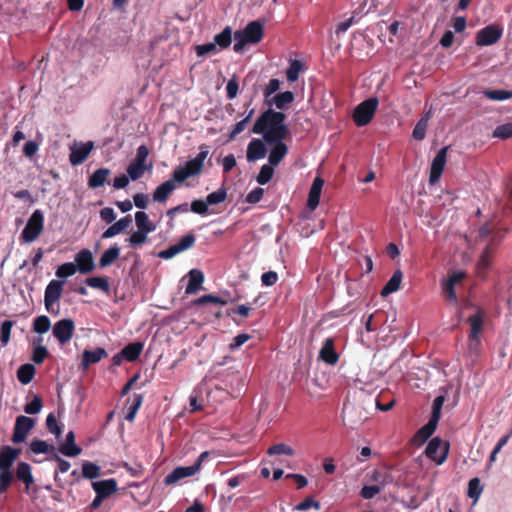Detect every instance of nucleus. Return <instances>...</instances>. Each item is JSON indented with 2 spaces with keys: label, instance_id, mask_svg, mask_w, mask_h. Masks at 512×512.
Wrapping results in <instances>:
<instances>
[{
  "label": "nucleus",
  "instance_id": "nucleus-1",
  "mask_svg": "<svg viewBox=\"0 0 512 512\" xmlns=\"http://www.w3.org/2000/svg\"><path fill=\"white\" fill-rule=\"evenodd\" d=\"M285 120L286 115L283 112L269 108L258 117L252 127V133L261 134L268 144L284 140L289 135Z\"/></svg>",
  "mask_w": 512,
  "mask_h": 512
},
{
  "label": "nucleus",
  "instance_id": "nucleus-2",
  "mask_svg": "<svg viewBox=\"0 0 512 512\" xmlns=\"http://www.w3.org/2000/svg\"><path fill=\"white\" fill-rule=\"evenodd\" d=\"M198 155L187 161L184 166H179L173 171V180L177 183L184 182L187 178L199 175L204 167V161L209 154V147L205 144L199 147Z\"/></svg>",
  "mask_w": 512,
  "mask_h": 512
},
{
  "label": "nucleus",
  "instance_id": "nucleus-3",
  "mask_svg": "<svg viewBox=\"0 0 512 512\" xmlns=\"http://www.w3.org/2000/svg\"><path fill=\"white\" fill-rule=\"evenodd\" d=\"M264 35L263 24L256 20L247 24L243 30H238L234 33L235 44L233 50L239 53L243 50L246 44L259 43Z\"/></svg>",
  "mask_w": 512,
  "mask_h": 512
},
{
  "label": "nucleus",
  "instance_id": "nucleus-4",
  "mask_svg": "<svg viewBox=\"0 0 512 512\" xmlns=\"http://www.w3.org/2000/svg\"><path fill=\"white\" fill-rule=\"evenodd\" d=\"M20 453V449L11 446H4L0 449V482L2 486L13 483L14 475L11 468Z\"/></svg>",
  "mask_w": 512,
  "mask_h": 512
},
{
  "label": "nucleus",
  "instance_id": "nucleus-5",
  "mask_svg": "<svg viewBox=\"0 0 512 512\" xmlns=\"http://www.w3.org/2000/svg\"><path fill=\"white\" fill-rule=\"evenodd\" d=\"M208 456L209 452L204 451L199 455L193 465L176 467L164 478V483L166 485H172L184 478L193 476L201 469L202 463L208 458Z\"/></svg>",
  "mask_w": 512,
  "mask_h": 512
},
{
  "label": "nucleus",
  "instance_id": "nucleus-6",
  "mask_svg": "<svg viewBox=\"0 0 512 512\" xmlns=\"http://www.w3.org/2000/svg\"><path fill=\"white\" fill-rule=\"evenodd\" d=\"M44 228V215L40 210H35L29 217L26 226L22 230L20 240L25 243L34 242Z\"/></svg>",
  "mask_w": 512,
  "mask_h": 512
},
{
  "label": "nucleus",
  "instance_id": "nucleus-7",
  "mask_svg": "<svg viewBox=\"0 0 512 512\" xmlns=\"http://www.w3.org/2000/svg\"><path fill=\"white\" fill-rule=\"evenodd\" d=\"M378 99L368 98L356 106L353 112V120L358 127L366 126L371 122L378 107Z\"/></svg>",
  "mask_w": 512,
  "mask_h": 512
},
{
  "label": "nucleus",
  "instance_id": "nucleus-8",
  "mask_svg": "<svg viewBox=\"0 0 512 512\" xmlns=\"http://www.w3.org/2000/svg\"><path fill=\"white\" fill-rule=\"evenodd\" d=\"M449 448V442L442 441L439 437H435L428 443L425 449V455L437 465H441L447 459Z\"/></svg>",
  "mask_w": 512,
  "mask_h": 512
},
{
  "label": "nucleus",
  "instance_id": "nucleus-9",
  "mask_svg": "<svg viewBox=\"0 0 512 512\" xmlns=\"http://www.w3.org/2000/svg\"><path fill=\"white\" fill-rule=\"evenodd\" d=\"M64 281L51 280L46 286L44 293V304L45 308L49 313L57 314L58 311H54L53 306L61 299L63 293Z\"/></svg>",
  "mask_w": 512,
  "mask_h": 512
},
{
  "label": "nucleus",
  "instance_id": "nucleus-10",
  "mask_svg": "<svg viewBox=\"0 0 512 512\" xmlns=\"http://www.w3.org/2000/svg\"><path fill=\"white\" fill-rule=\"evenodd\" d=\"M503 29L496 24L488 25L476 34V44L478 46H490L497 43L502 37Z\"/></svg>",
  "mask_w": 512,
  "mask_h": 512
},
{
  "label": "nucleus",
  "instance_id": "nucleus-11",
  "mask_svg": "<svg viewBox=\"0 0 512 512\" xmlns=\"http://www.w3.org/2000/svg\"><path fill=\"white\" fill-rule=\"evenodd\" d=\"M75 331V324L72 319L65 318L57 321L53 326V336L58 340V342L62 345L68 343Z\"/></svg>",
  "mask_w": 512,
  "mask_h": 512
},
{
  "label": "nucleus",
  "instance_id": "nucleus-12",
  "mask_svg": "<svg viewBox=\"0 0 512 512\" xmlns=\"http://www.w3.org/2000/svg\"><path fill=\"white\" fill-rule=\"evenodd\" d=\"M484 311L481 308L477 309V312L473 315H471L467 321L470 325V332H469V341H470V347H477L480 345V334L483 329V323H484Z\"/></svg>",
  "mask_w": 512,
  "mask_h": 512
},
{
  "label": "nucleus",
  "instance_id": "nucleus-13",
  "mask_svg": "<svg viewBox=\"0 0 512 512\" xmlns=\"http://www.w3.org/2000/svg\"><path fill=\"white\" fill-rule=\"evenodd\" d=\"M448 148L449 147L446 146V147H443L442 149H440L431 163L430 175H429V183L431 185H434L439 181V179L444 171V168L446 165Z\"/></svg>",
  "mask_w": 512,
  "mask_h": 512
},
{
  "label": "nucleus",
  "instance_id": "nucleus-14",
  "mask_svg": "<svg viewBox=\"0 0 512 512\" xmlns=\"http://www.w3.org/2000/svg\"><path fill=\"white\" fill-rule=\"evenodd\" d=\"M34 419L27 416H18L15 421L14 431L12 435V441L14 443H20L25 441L27 434L34 427Z\"/></svg>",
  "mask_w": 512,
  "mask_h": 512
},
{
  "label": "nucleus",
  "instance_id": "nucleus-15",
  "mask_svg": "<svg viewBox=\"0 0 512 512\" xmlns=\"http://www.w3.org/2000/svg\"><path fill=\"white\" fill-rule=\"evenodd\" d=\"M77 270L82 274L90 273L94 270L93 255L90 250L83 249L75 256V263Z\"/></svg>",
  "mask_w": 512,
  "mask_h": 512
},
{
  "label": "nucleus",
  "instance_id": "nucleus-16",
  "mask_svg": "<svg viewBox=\"0 0 512 512\" xmlns=\"http://www.w3.org/2000/svg\"><path fill=\"white\" fill-rule=\"evenodd\" d=\"M319 358L329 365H335L338 362L339 354L335 350L333 338L329 337L325 339L319 351Z\"/></svg>",
  "mask_w": 512,
  "mask_h": 512
},
{
  "label": "nucleus",
  "instance_id": "nucleus-17",
  "mask_svg": "<svg viewBox=\"0 0 512 512\" xmlns=\"http://www.w3.org/2000/svg\"><path fill=\"white\" fill-rule=\"evenodd\" d=\"M94 144L92 141L83 143L81 146L72 147L69 155V161L72 165H79L83 163L89 156Z\"/></svg>",
  "mask_w": 512,
  "mask_h": 512
},
{
  "label": "nucleus",
  "instance_id": "nucleus-18",
  "mask_svg": "<svg viewBox=\"0 0 512 512\" xmlns=\"http://www.w3.org/2000/svg\"><path fill=\"white\" fill-rule=\"evenodd\" d=\"M323 185L324 180L321 177L314 178L307 199V206L310 210H315L319 205Z\"/></svg>",
  "mask_w": 512,
  "mask_h": 512
},
{
  "label": "nucleus",
  "instance_id": "nucleus-19",
  "mask_svg": "<svg viewBox=\"0 0 512 512\" xmlns=\"http://www.w3.org/2000/svg\"><path fill=\"white\" fill-rule=\"evenodd\" d=\"M437 424L438 422L435 421V419H429V421L424 426H422L413 436V444L417 446L424 444L435 432Z\"/></svg>",
  "mask_w": 512,
  "mask_h": 512
},
{
  "label": "nucleus",
  "instance_id": "nucleus-20",
  "mask_svg": "<svg viewBox=\"0 0 512 512\" xmlns=\"http://www.w3.org/2000/svg\"><path fill=\"white\" fill-rule=\"evenodd\" d=\"M268 156V162L271 166H277L288 153V146L283 140L273 142Z\"/></svg>",
  "mask_w": 512,
  "mask_h": 512
},
{
  "label": "nucleus",
  "instance_id": "nucleus-21",
  "mask_svg": "<svg viewBox=\"0 0 512 512\" xmlns=\"http://www.w3.org/2000/svg\"><path fill=\"white\" fill-rule=\"evenodd\" d=\"M92 488L100 497L107 498L117 491V481L114 478L95 481Z\"/></svg>",
  "mask_w": 512,
  "mask_h": 512
},
{
  "label": "nucleus",
  "instance_id": "nucleus-22",
  "mask_svg": "<svg viewBox=\"0 0 512 512\" xmlns=\"http://www.w3.org/2000/svg\"><path fill=\"white\" fill-rule=\"evenodd\" d=\"M175 182L172 177L170 180L160 184L152 194L153 201L165 203L176 188Z\"/></svg>",
  "mask_w": 512,
  "mask_h": 512
},
{
  "label": "nucleus",
  "instance_id": "nucleus-23",
  "mask_svg": "<svg viewBox=\"0 0 512 512\" xmlns=\"http://www.w3.org/2000/svg\"><path fill=\"white\" fill-rule=\"evenodd\" d=\"M267 149L265 144L260 139H253L247 147L246 157L249 162H253L265 157Z\"/></svg>",
  "mask_w": 512,
  "mask_h": 512
},
{
  "label": "nucleus",
  "instance_id": "nucleus-24",
  "mask_svg": "<svg viewBox=\"0 0 512 512\" xmlns=\"http://www.w3.org/2000/svg\"><path fill=\"white\" fill-rule=\"evenodd\" d=\"M58 450L67 457H76L81 453L82 449L76 445L73 431L67 433L65 442L59 446Z\"/></svg>",
  "mask_w": 512,
  "mask_h": 512
},
{
  "label": "nucleus",
  "instance_id": "nucleus-25",
  "mask_svg": "<svg viewBox=\"0 0 512 512\" xmlns=\"http://www.w3.org/2000/svg\"><path fill=\"white\" fill-rule=\"evenodd\" d=\"M15 476L19 481H22L25 484L26 490H29L31 485L34 483L32 468L27 462L21 461L17 464Z\"/></svg>",
  "mask_w": 512,
  "mask_h": 512
},
{
  "label": "nucleus",
  "instance_id": "nucleus-26",
  "mask_svg": "<svg viewBox=\"0 0 512 512\" xmlns=\"http://www.w3.org/2000/svg\"><path fill=\"white\" fill-rule=\"evenodd\" d=\"M495 249L493 246V241H491L486 248L482 251L481 256L477 262V273L482 276L486 272V270L491 266L492 258L494 255Z\"/></svg>",
  "mask_w": 512,
  "mask_h": 512
},
{
  "label": "nucleus",
  "instance_id": "nucleus-27",
  "mask_svg": "<svg viewBox=\"0 0 512 512\" xmlns=\"http://www.w3.org/2000/svg\"><path fill=\"white\" fill-rule=\"evenodd\" d=\"M188 284L185 289V293L195 294L202 286L204 282V274L201 270L198 269H192L188 273Z\"/></svg>",
  "mask_w": 512,
  "mask_h": 512
},
{
  "label": "nucleus",
  "instance_id": "nucleus-28",
  "mask_svg": "<svg viewBox=\"0 0 512 512\" xmlns=\"http://www.w3.org/2000/svg\"><path fill=\"white\" fill-rule=\"evenodd\" d=\"M107 356V352L104 348H96L95 350H85L82 355L81 366L84 370L88 369L91 364L99 362L101 359Z\"/></svg>",
  "mask_w": 512,
  "mask_h": 512
},
{
  "label": "nucleus",
  "instance_id": "nucleus-29",
  "mask_svg": "<svg viewBox=\"0 0 512 512\" xmlns=\"http://www.w3.org/2000/svg\"><path fill=\"white\" fill-rule=\"evenodd\" d=\"M131 223H132V218L130 215H127V216L119 219L117 222L112 224L108 229H106L103 232L102 238L108 239V238H112V237L118 235L119 233H121L122 231L127 229L131 225Z\"/></svg>",
  "mask_w": 512,
  "mask_h": 512
},
{
  "label": "nucleus",
  "instance_id": "nucleus-30",
  "mask_svg": "<svg viewBox=\"0 0 512 512\" xmlns=\"http://www.w3.org/2000/svg\"><path fill=\"white\" fill-rule=\"evenodd\" d=\"M111 174L110 169L108 168H99L93 172V174L89 177L88 186L91 189H97L102 187L109 175Z\"/></svg>",
  "mask_w": 512,
  "mask_h": 512
},
{
  "label": "nucleus",
  "instance_id": "nucleus-31",
  "mask_svg": "<svg viewBox=\"0 0 512 512\" xmlns=\"http://www.w3.org/2000/svg\"><path fill=\"white\" fill-rule=\"evenodd\" d=\"M371 481L375 482L376 486L381 487V490H383L387 485H390L394 482V477L392 473L388 470H378L375 469L371 476Z\"/></svg>",
  "mask_w": 512,
  "mask_h": 512
},
{
  "label": "nucleus",
  "instance_id": "nucleus-32",
  "mask_svg": "<svg viewBox=\"0 0 512 512\" xmlns=\"http://www.w3.org/2000/svg\"><path fill=\"white\" fill-rule=\"evenodd\" d=\"M403 274L401 270H396L385 286L382 288L380 294L383 297H386L394 292H396L400 288V284L402 282Z\"/></svg>",
  "mask_w": 512,
  "mask_h": 512
},
{
  "label": "nucleus",
  "instance_id": "nucleus-33",
  "mask_svg": "<svg viewBox=\"0 0 512 512\" xmlns=\"http://www.w3.org/2000/svg\"><path fill=\"white\" fill-rule=\"evenodd\" d=\"M144 397L142 394H134L132 398H128L127 404L128 406V412L125 416V419L128 422H133L138 410L142 406Z\"/></svg>",
  "mask_w": 512,
  "mask_h": 512
},
{
  "label": "nucleus",
  "instance_id": "nucleus-34",
  "mask_svg": "<svg viewBox=\"0 0 512 512\" xmlns=\"http://www.w3.org/2000/svg\"><path fill=\"white\" fill-rule=\"evenodd\" d=\"M120 255V248L115 244L108 248L99 259V266L101 268L112 265Z\"/></svg>",
  "mask_w": 512,
  "mask_h": 512
},
{
  "label": "nucleus",
  "instance_id": "nucleus-35",
  "mask_svg": "<svg viewBox=\"0 0 512 512\" xmlns=\"http://www.w3.org/2000/svg\"><path fill=\"white\" fill-rule=\"evenodd\" d=\"M294 101V94L291 91H285L277 94L272 98V100H268L269 104H274L278 109L284 110L288 108V106Z\"/></svg>",
  "mask_w": 512,
  "mask_h": 512
},
{
  "label": "nucleus",
  "instance_id": "nucleus-36",
  "mask_svg": "<svg viewBox=\"0 0 512 512\" xmlns=\"http://www.w3.org/2000/svg\"><path fill=\"white\" fill-rule=\"evenodd\" d=\"M135 223L138 230L151 233L156 229V226L149 219V216L144 211H138L135 213Z\"/></svg>",
  "mask_w": 512,
  "mask_h": 512
},
{
  "label": "nucleus",
  "instance_id": "nucleus-37",
  "mask_svg": "<svg viewBox=\"0 0 512 512\" xmlns=\"http://www.w3.org/2000/svg\"><path fill=\"white\" fill-rule=\"evenodd\" d=\"M35 372V367L32 364H23L17 370V379L20 383L27 385L33 380Z\"/></svg>",
  "mask_w": 512,
  "mask_h": 512
},
{
  "label": "nucleus",
  "instance_id": "nucleus-38",
  "mask_svg": "<svg viewBox=\"0 0 512 512\" xmlns=\"http://www.w3.org/2000/svg\"><path fill=\"white\" fill-rule=\"evenodd\" d=\"M142 350L143 344L141 342H133L126 345L121 351L127 361L133 362L139 358Z\"/></svg>",
  "mask_w": 512,
  "mask_h": 512
},
{
  "label": "nucleus",
  "instance_id": "nucleus-39",
  "mask_svg": "<svg viewBox=\"0 0 512 512\" xmlns=\"http://www.w3.org/2000/svg\"><path fill=\"white\" fill-rule=\"evenodd\" d=\"M85 283L94 289H99L105 293H109L110 291V285L108 278L105 276H94L89 277L85 280Z\"/></svg>",
  "mask_w": 512,
  "mask_h": 512
},
{
  "label": "nucleus",
  "instance_id": "nucleus-40",
  "mask_svg": "<svg viewBox=\"0 0 512 512\" xmlns=\"http://www.w3.org/2000/svg\"><path fill=\"white\" fill-rule=\"evenodd\" d=\"M232 30L229 26L225 27L223 31L214 36V43L218 49H226L231 45Z\"/></svg>",
  "mask_w": 512,
  "mask_h": 512
},
{
  "label": "nucleus",
  "instance_id": "nucleus-41",
  "mask_svg": "<svg viewBox=\"0 0 512 512\" xmlns=\"http://www.w3.org/2000/svg\"><path fill=\"white\" fill-rule=\"evenodd\" d=\"M30 449L35 454L45 453L53 456L56 453V448L44 440H33L30 444Z\"/></svg>",
  "mask_w": 512,
  "mask_h": 512
},
{
  "label": "nucleus",
  "instance_id": "nucleus-42",
  "mask_svg": "<svg viewBox=\"0 0 512 512\" xmlns=\"http://www.w3.org/2000/svg\"><path fill=\"white\" fill-rule=\"evenodd\" d=\"M151 168L152 163H150L148 166H140L131 161L130 164L127 166L126 172L132 181H136L140 179L144 175V173L147 170H150Z\"/></svg>",
  "mask_w": 512,
  "mask_h": 512
},
{
  "label": "nucleus",
  "instance_id": "nucleus-43",
  "mask_svg": "<svg viewBox=\"0 0 512 512\" xmlns=\"http://www.w3.org/2000/svg\"><path fill=\"white\" fill-rule=\"evenodd\" d=\"M101 468L92 462L85 461L82 464V476L86 479H95L100 477Z\"/></svg>",
  "mask_w": 512,
  "mask_h": 512
},
{
  "label": "nucleus",
  "instance_id": "nucleus-44",
  "mask_svg": "<svg viewBox=\"0 0 512 512\" xmlns=\"http://www.w3.org/2000/svg\"><path fill=\"white\" fill-rule=\"evenodd\" d=\"M483 491V486L481 485L480 479L475 477L470 479L468 483V491L467 495L469 498L477 501Z\"/></svg>",
  "mask_w": 512,
  "mask_h": 512
},
{
  "label": "nucleus",
  "instance_id": "nucleus-45",
  "mask_svg": "<svg viewBox=\"0 0 512 512\" xmlns=\"http://www.w3.org/2000/svg\"><path fill=\"white\" fill-rule=\"evenodd\" d=\"M50 327L51 321L45 315L38 316L33 320V330L36 333L44 334L49 331Z\"/></svg>",
  "mask_w": 512,
  "mask_h": 512
},
{
  "label": "nucleus",
  "instance_id": "nucleus-46",
  "mask_svg": "<svg viewBox=\"0 0 512 512\" xmlns=\"http://www.w3.org/2000/svg\"><path fill=\"white\" fill-rule=\"evenodd\" d=\"M303 70V64L299 60H293L286 71V77L289 82H295L299 78V73Z\"/></svg>",
  "mask_w": 512,
  "mask_h": 512
},
{
  "label": "nucleus",
  "instance_id": "nucleus-47",
  "mask_svg": "<svg viewBox=\"0 0 512 512\" xmlns=\"http://www.w3.org/2000/svg\"><path fill=\"white\" fill-rule=\"evenodd\" d=\"M14 324H15L14 321L5 320L0 325V342L3 347L6 346L10 341L11 330H12V327L14 326Z\"/></svg>",
  "mask_w": 512,
  "mask_h": 512
},
{
  "label": "nucleus",
  "instance_id": "nucleus-48",
  "mask_svg": "<svg viewBox=\"0 0 512 512\" xmlns=\"http://www.w3.org/2000/svg\"><path fill=\"white\" fill-rule=\"evenodd\" d=\"M207 303H213V304H219V305H226L228 303V300L227 299H224L223 297H220V296H215V295H212V294H206V295H203L201 297H199L198 299H196L194 301V304L197 305V306H201V305H204V304H207Z\"/></svg>",
  "mask_w": 512,
  "mask_h": 512
},
{
  "label": "nucleus",
  "instance_id": "nucleus-49",
  "mask_svg": "<svg viewBox=\"0 0 512 512\" xmlns=\"http://www.w3.org/2000/svg\"><path fill=\"white\" fill-rule=\"evenodd\" d=\"M483 94L490 100L503 101L512 98V91L509 90H485Z\"/></svg>",
  "mask_w": 512,
  "mask_h": 512
},
{
  "label": "nucleus",
  "instance_id": "nucleus-50",
  "mask_svg": "<svg viewBox=\"0 0 512 512\" xmlns=\"http://www.w3.org/2000/svg\"><path fill=\"white\" fill-rule=\"evenodd\" d=\"M428 127V116L422 117L417 124L415 125L412 136L415 140H423L426 135V130Z\"/></svg>",
  "mask_w": 512,
  "mask_h": 512
},
{
  "label": "nucleus",
  "instance_id": "nucleus-51",
  "mask_svg": "<svg viewBox=\"0 0 512 512\" xmlns=\"http://www.w3.org/2000/svg\"><path fill=\"white\" fill-rule=\"evenodd\" d=\"M493 137L504 140L512 138V122L498 125L493 131Z\"/></svg>",
  "mask_w": 512,
  "mask_h": 512
},
{
  "label": "nucleus",
  "instance_id": "nucleus-52",
  "mask_svg": "<svg viewBox=\"0 0 512 512\" xmlns=\"http://www.w3.org/2000/svg\"><path fill=\"white\" fill-rule=\"evenodd\" d=\"M274 166H271L269 163L268 164H264L261 169H260V172L256 178L257 182L260 184V185H265L267 184L273 177V174H274Z\"/></svg>",
  "mask_w": 512,
  "mask_h": 512
},
{
  "label": "nucleus",
  "instance_id": "nucleus-53",
  "mask_svg": "<svg viewBox=\"0 0 512 512\" xmlns=\"http://www.w3.org/2000/svg\"><path fill=\"white\" fill-rule=\"evenodd\" d=\"M267 453L269 455L285 454V455L293 456L295 454V451L291 446H289L285 443H277V444H274L271 447H269Z\"/></svg>",
  "mask_w": 512,
  "mask_h": 512
},
{
  "label": "nucleus",
  "instance_id": "nucleus-54",
  "mask_svg": "<svg viewBox=\"0 0 512 512\" xmlns=\"http://www.w3.org/2000/svg\"><path fill=\"white\" fill-rule=\"evenodd\" d=\"M227 198V190L224 187L219 188L217 191L207 195L206 201L208 205H216L222 203Z\"/></svg>",
  "mask_w": 512,
  "mask_h": 512
},
{
  "label": "nucleus",
  "instance_id": "nucleus-55",
  "mask_svg": "<svg viewBox=\"0 0 512 512\" xmlns=\"http://www.w3.org/2000/svg\"><path fill=\"white\" fill-rule=\"evenodd\" d=\"M253 114H254V109H251L244 119H242L241 121L236 123V125L233 127V129L231 130V132L229 134V140L235 139V137L238 134H240L241 132L244 131V129L246 128V124L251 120Z\"/></svg>",
  "mask_w": 512,
  "mask_h": 512
},
{
  "label": "nucleus",
  "instance_id": "nucleus-56",
  "mask_svg": "<svg viewBox=\"0 0 512 512\" xmlns=\"http://www.w3.org/2000/svg\"><path fill=\"white\" fill-rule=\"evenodd\" d=\"M77 271V267L74 263L68 262L60 265L56 270V276L58 278H68L74 275Z\"/></svg>",
  "mask_w": 512,
  "mask_h": 512
},
{
  "label": "nucleus",
  "instance_id": "nucleus-57",
  "mask_svg": "<svg viewBox=\"0 0 512 512\" xmlns=\"http://www.w3.org/2000/svg\"><path fill=\"white\" fill-rule=\"evenodd\" d=\"M196 237L193 233L184 235L176 245L179 253L192 248L195 244Z\"/></svg>",
  "mask_w": 512,
  "mask_h": 512
},
{
  "label": "nucleus",
  "instance_id": "nucleus-58",
  "mask_svg": "<svg viewBox=\"0 0 512 512\" xmlns=\"http://www.w3.org/2000/svg\"><path fill=\"white\" fill-rule=\"evenodd\" d=\"M195 50L198 57H204L209 54H216L219 51L214 42L197 45Z\"/></svg>",
  "mask_w": 512,
  "mask_h": 512
},
{
  "label": "nucleus",
  "instance_id": "nucleus-59",
  "mask_svg": "<svg viewBox=\"0 0 512 512\" xmlns=\"http://www.w3.org/2000/svg\"><path fill=\"white\" fill-rule=\"evenodd\" d=\"M46 426L49 432L54 434L57 438L62 434V426L58 424L56 417L50 413L46 418Z\"/></svg>",
  "mask_w": 512,
  "mask_h": 512
},
{
  "label": "nucleus",
  "instance_id": "nucleus-60",
  "mask_svg": "<svg viewBox=\"0 0 512 512\" xmlns=\"http://www.w3.org/2000/svg\"><path fill=\"white\" fill-rule=\"evenodd\" d=\"M43 407L42 399L39 396H34L31 402L24 406V411L27 414L33 415L41 411Z\"/></svg>",
  "mask_w": 512,
  "mask_h": 512
},
{
  "label": "nucleus",
  "instance_id": "nucleus-61",
  "mask_svg": "<svg viewBox=\"0 0 512 512\" xmlns=\"http://www.w3.org/2000/svg\"><path fill=\"white\" fill-rule=\"evenodd\" d=\"M148 156H149V149L147 148V146L140 145L137 148L136 156L132 161L140 166H147L146 161H147Z\"/></svg>",
  "mask_w": 512,
  "mask_h": 512
},
{
  "label": "nucleus",
  "instance_id": "nucleus-62",
  "mask_svg": "<svg viewBox=\"0 0 512 512\" xmlns=\"http://www.w3.org/2000/svg\"><path fill=\"white\" fill-rule=\"evenodd\" d=\"M310 508H315L316 510L320 509V503L315 501L312 497H306L302 502L295 506L296 511H306Z\"/></svg>",
  "mask_w": 512,
  "mask_h": 512
},
{
  "label": "nucleus",
  "instance_id": "nucleus-63",
  "mask_svg": "<svg viewBox=\"0 0 512 512\" xmlns=\"http://www.w3.org/2000/svg\"><path fill=\"white\" fill-rule=\"evenodd\" d=\"M148 234L149 233H147L145 231L137 229V231L133 232L130 235V237L128 238V241L133 246L143 244L147 241Z\"/></svg>",
  "mask_w": 512,
  "mask_h": 512
},
{
  "label": "nucleus",
  "instance_id": "nucleus-64",
  "mask_svg": "<svg viewBox=\"0 0 512 512\" xmlns=\"http://www.w3.org/2000/svg\"><path fill=\"white\" fill-rule=\"evenodd\" d=\"M47 356V348L45 346H37L33 349L32 361L36 364H42Z\"/></svg>",
  "mask_w": 512,
  "mask_h": 512
}]
</instances>
